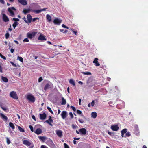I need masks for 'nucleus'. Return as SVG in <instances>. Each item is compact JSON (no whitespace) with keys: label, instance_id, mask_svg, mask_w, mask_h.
Here are the masks:
<instances>
[{"label":"nucleus","instance_id":"nucleus-1","mask_svg":"<svg viewBox=\"0 0 148 148\" xmlns=\"http://www.w3.org/2000/svg\"><path fill=\"white\" fill-rule=\"evenodd\" d=\"M8 10L10 14V16H13L14 15V11L16 10V9L14 7H10L8 8Z\"/></svg>","mask_w":148,"mask_h":148},{"label":"nucleus","instance_id":"nucleus-2","mask_svg":"<svg viewBox=\"0 0 148 148\" xmlns=\"http://www.w3.org/2000/svg\"><path fill=\"white\" fill-rule=\"evenodd\" d=\"M27 99L29 101L34 102L35 101V98L31 94H28L27 96Z\"/></svg>","mask_w":148,"mask_h":148},{"label":"nucleus","instance_id":"nucleus-3","mask_svg":"<svg viewBox=\"0 0 148 148\" xmlns=\"http://www.w3.org/2000/svg\"><path fill=\"white\" fill-rule=\"evenodd\" d=\"M10 96L12 98L15 99H17L18 97L16 93L14 91H12L10 93Z\"/></svg>","mask_w":148,"mask_h":148},{"label":"nucleus","instance_id":"nucleus-4","mask_svg":"<svg viewBox=\"0 0 148 148\" xmlns=\"http://www.w3.org/2000/svg\"><path fill=\"white\" fill-rule=\"evenodd\" d=\"M52 86V84L51 82H49L44 87V90H46L51 88Z\"/></svg>","mask_w":148,"mask_h":148},{"label":"nucleus","instance_id":"nucleus-5","mask_svg":"<svg viewBox=\"0 0 148 148\" xmlns=\"http://www.w3.org/2000/svg\"><path fill=\"white\" fill-rule=\"evenodd\" d=\"M62 20L56 18L53 21V22L55 24L60 25V23L62 22Z\"/></svg>","mask_w":148,"mask_h":148},{"label":"nucleus","instance_id":"nucleus-6","mask_svg":"<svg viewBox=\"0 0 148 148\" xmlns=\"http://www.w3.org/2000/svg\"><path fill=\"white\" fill-rule=\"evenodd\" d=\"M57 135L60 137H61L62 136V131L60 130H58L56 131Z\"/></svg>","mask_w":148,"mask_h":148},{"label":"nucleus","instance_id":"nucleus-7","mask_svg":"<svg viewBox=\"0 0 148 148\" xmlns=\"http://www.w3.org/2000/svg\"><path fill=\"white\" fill-rule=\"evenodd\" d=\"M61 115L62 117V118L63 119H65L66 117L67 116V112L65 111H63L62 112Z\"/></svg>","mask_w":148,"mask_h":148},{"label":"nucleus","instance_id":"nucleus-8","mask_svg":"<svg viewBox=\"0 0 148 148\" xmlns=\"http://www.w3.org/2000/svg\"><path fill=\"white\" fill-rule=\"evenodd\" d=\"M3 21L5 22H7L9 21V19L7 16L4 14H3Z\"/></svg>","mask_w":148,"mask_h":148},{"label":"nucleus","instance_id":"nucleus-9","mask_svg":"<svg viewBox=\"0 0 148 148\" xmlns=\"http://www.w3.org/2000/svg\"><path fill=\"white\" fill-rule=\"evenodd\" d=\"M79 132L83 135H85L86 134V130L84 128H82L79 130Z\"/></svg>","mask_w":148,"mask_h":148},{"label":"nucleus","instance_id":"nucleus-10","mask_svg":"<svg viewBox=\"0 0 148 148\" xmlns=\"http://www.w3.org/2000/svg\"><path fill=\"white\" fill-rule=\"evenodd\" d=\"M111 128L113 131H116L118 130L119 129V127L117 125H112L111 127Z\"/></svg>","mask_w":148,"mask_h":148},{"label":"nucleus","instance_id":"nucleus-11","mask_svg":"<svg viewBox=\"0 0 148 148\" xmlns=\"http://www.w3.org/2000/svg\"><path fill=\"white\" fill-rule=\"evenodd\" d=\"M46 117V115L44 113L42 114H40V119L41 120L45 119Z\"/></svg>","mask_w":148,"mask_h":148},{"label":"nucleus","instance_id":"nucleus-12","mask_svg":"<svg viewBox=\"0 0 148 148\" xmlns=\"http://www.w3.org/2000/svg\"><path fill=\"white\" fill-rule=\"evenodd\" d=\"M38 40H46L44 36L42 34H41L39 36L38 38Z\"/></svg>","mask_w":148,"mask_h":148},{"label":"nucleus","instance_id":"nucleus-13","mask_svg":"<svg viewBox=\"0 0 148 148\" xmlns=\"http://www.w3.org/2000/svg\"><path fill=\"white\" fill-rule=\"evenodd\" d=\"M18 2L23 5H27V3L26 0H18Z\"/></svg>","mask_w":148,"mask_h":148},{"label":"nucleus","instance_id":"nucleus-14","mask_svg":"<svg viewBox=\"0 0 148 148\" xmlns=\"http://www.w3.org/2000/svg\"><path fill=\"white\" fill-rule=\"evenodd\" d=\"M23 144L27 146H29L31 143L29 141L27 140H24L23 141Z\"/></svg>","mask_w":148,"mask_h":148},{"label":"nucleus","instance_id":"nucleus-15","mask_svg":"<svg viewBox=\"0 0 148 148\" xmlns=\"http://www.w3.org/2000/svg\"><path fill=\"white\" fill-rule=\"evenodd\" d=\"M98 60L97 58H95L93 61V63L95 64V65L96 66H99L100 65V64L98 62Z\"/></svg>","mask_w":148,"mask_h":148},{"label":"nucleus","instance_id":"nucleus-16","mask_svg":"<svg viewBox=\"0 0 148 148\" xmlns=\"http://www.w3.org/2000/svg\"><path fill=\"white\" fill-rule=\"evenodd\" d=\"M34 132L36 134L39 135L42 133V130L40 128H38Z\"/></svg>","mask_w":148,"mask_h":148},{"label":"nucleus","instance_id":"nucleus-17","mask_svg":"<svg viewBox=\"0 0 148 148\" xmlns=\"http://www.w3.org/2000/svg\"><path fill=\"white\" fill-rule=\"evenodd\" d=\"M28 23H30L32 20V17L30 14H28L27 16Z\"/></svg>","mask_w":148,"mask_h":148},{"label":"nucleus","instance_id":"nucleus-18","mask_svg":"<svg viewBox=\"0 0 148 148\" xmlns=\"http://www.w3.org/2000/svg\"><path fill=\"white\" fill-rule=\"evenodd\" d=\"M31 11V10L29 9H24L23 11V12L25 14H26L27 13H29Z\"/></svg>","mask_w":148,"mask_h":148},{"label":"nucleus","instance_id":"nucleus-19","mask_svg":"<svg viewBox=\"0 0 148 148\" xmlns=\"http://www.w3.org/2000/svg\"><path fill=\"white\" fill-rule=\"evenodd\" d=\"M1 116L2 117L3 119H4L6 121H7L8 119L7 117L3 114H1Z\"/></svg>","mask_w":148,"mask_h":148},{"label":"nucleus","instance_id":"nucleus-20","mask_svg":"<svg viewBox=\"0 0 148 148\" xmlns=\"http://www.w3.org/2000/svg\"><path fill=\"white\" fill-rule=\"evenodd\" d=\"M91 116L94 118H95L96 117L97 114L96 112H93L91 113Z\"/></svg>","mask_w":148,"mask_h":148},{"label":"nucleus","instance_id":"nucleus-21","mask_svg":"<svg viewBox=\"0 0 148 148\" xmlns=\"http://www.w3.org/2000/svg\"><path fill=\"white\" fill-rule=\"evenodd\" d=\"M1 79L3 81L5 82H8V79L6 77H4L3 76H1Z\"/></svg>","mask_w":148,"mask_h":148},{"label":"nucleus","instance_id":"nucleus-22","mask_svg":"<svg viewBox=\"0 0 148 148\" xmlns=\"http://www.w3.org/2000/svg\"><path fill=\"white\" fill-rule=\"evenodd\" d=\"M66 103V100L63 98H62V103H61L62 105H64Z\"/></svg>","mask_w":148,"mask_h":148},{"label":"nucleus","instance_id":"nucleus-23","mask_svg":"<svg viewBox=\"0 0 148 148\" xmlns=\"http://www.w3.org/2000/svg\"><path fill=\"white\" fill-rule=\"evenodd\" d=\"M46 18L48 20L49 22H50L51 20V17L49 14H47L46 15Z\"/></svg>","mask_w":148,"mask_h":148},{"label":"nucleus","instance_id":"nucleus-24","mask_svg":"<svg viewBox=\"0 0 148 148\" xmlns=\"http://www.w3.org/2000/svg\"><path fill=\"white\" fill-rule=\"evenodd\" d=\"M81 73L82 74H83L84 75H91V73L88 72H81Z\"/></svg>","mask_w":148,"mask_h":148},{"label":"nucleus","instance_id":"nucleus-25","mask_svg":"<svg viewBox=\"0 0 148 148\" xmlns=\"http://www.w3.org/2000/svg\"><path fill=\"white\" fill-rule=\"evenodd\" d=\"M38 138L40 140L42 141L45 140L46 139V137L45 136H39L38 137Z\"/></svg>","mask_w":148,"mask_h":148},{"label":"nucleus","instance_id":"nucleus-26","mask_svg":"<svg viewBox=\"0 0 148 148\" xmlns=\"http://www.w3.org/2000/svg\"><path fill=\"white\" fill-rule=\"evenodd\" d=\"M9 125L11 127V128L13 129H14L15 128L14 126L12 123L10 122L9 123Z\"/></svg>","mask_w":148,"mask_h":148},{"label":"nucleus","instance_id":"nucleus-27","mask_svg":"<svg viewBox=\"0 0 148 148\" xmlns=\"http://www.w3.org/2000/svg\"><path fill=\"white\" fill-rule=\"evenodd\" d=\"M69 82V83L70 84L73 85V86H74L75 85V82H74V81H73V79H70Z\"/></svg>","mask_w":148,"mask_h":148},{"label":"nucleus","instance_id":"nucleus-28","mask_svg":"<svg viewBox=\"0 0 148 148\" xmlns=\"http://www.w3.org/2000/svg\"><path fill=\"white\" fill-rule=\"evenodd\" d=\"M27 36L28 38L30 39H32V34L29 33H27Z\"/></svg>","mask_w":148,"mask_h":148},{"label":"nucleus","instance_id":"nucleus-29","mask_svg":"<svg viewBox=\"0 0 148 148\" xmlns=\"http://www.w3.org/2000/svg\"><path fill=\"white\" fill-rule=\"evenodd\" d=\"M18 23L17 22H15L12 25V26L14 29H15L16 27L18 25Z\"/></svg>","mask_w":148,"mask_h":148},{"label":"nucleus","instance_id":"nucleus-30","mask_svg":"<svg viewBox=\"0 0 148 148\" xmlns=\"http://www.w3.org/2000/svg\"><path fill=\"white\" fill-rule=\"evenodd\" d=\"M18 128L19 130L21 132H24V130L20 126H18Z\"/></svg>","mask_w":148,"mask_h":148},{"label":"nucleus","instance_id":"nucleus-31","mask_svg":"<svg viewBox=\"0 0 148 148\" xmlns=\"http://www.w3.org/2000/svg\"><path fill=\"white\" fill-rule=\"evenodd\" d=\"M127 132V129H124L121 131V133L124 134L125 133L126 134Z\"/></svg>","mask_w":148,"mask_h":148},{"label":"nucleus","instance_id":"nucleus-32","mask_svg":"<svg viewBox=\"0 0 148 148\" xmlns=\"http://www.w3.org/2000/svg\"><path fill=\"white\" fill-rule=\"evenodd\" d=\"M18 59L19 60L21 61V62H23V58L21 57L18 56Z\"/></svg>","mask_w":148,"mask_h":148},{"label":"nucleus","instance_id":"nucleus-33","mask_svg":"<svg viewBox=\"0 0 148 148\" xmlns=\"http://www.w3.org/2000/svg\"><path fill=\"white\" fill-rule=\"evenodd\" d=\"M33 11L36 14H38L41 12L40 10H34Z\"/></svg>","mask_w":148,"mask_h":148},{"label":"nucleus","instance_id":"nucleus-34","mask_svg":"<svg viewBox=\"0 0 148 148\" xmlns=\"http://www.w3.org/2000/svg\"><path fill=\"white\" fill-rule=\"evenodd\" d=\"M47 109L49 110V111L52 114H53V112L51 110V108L47 106Z\"/></svg>","mask_w":148,"mask_h":148},{"label":"nucleus","instance_id":"nucleus-35","mask_svg":"<svg viewBox=\"0 0 148 148\" xmlns=\"http://www.w3.org/2000/svg\"><path fill=\"white\" fill-rule=\"evenodd\" d=\"M9 36V34L8 33H6L5 35V38L7 39Z\"/></svg>","mask_w":148,"mask_h":148},{"label":"nucleus","instance_id":"nucleus-36","mask_svg":"<svg viewBox=\"0 0 148 148\" xmlns=\"http://www.w3.org/2000/svg\"><path fill=\"white\" fill-rule=\"evenodd\" d=\"M6 141H7V144H10V140L8 137H6Z\"/></svg>","mask_w":148,"mask_h":148},{"label":"nucleus","instance_id":"nucleus-37","mask_svg":"<svg viewBox=\"0 0 148 148\" xmlns=\"http://www.w3.org/2000/svg\"><path fill=\"white\" fill-rule=\"evenodd\" d=\"M1 107L4 111H5L7 110L6 108L3 107L2 105H1Z\"/></svg>","mask_w":148,"mask_h":148},{"label":"nucleus","instance_id":"nucleus-38","mask_svg":"<svg viewBox=\"0 0 148 148\" xmlns=\"http://www.w3.org/2000/svg\"><path fill=\"white\" fill-rule=\"evenodd\" d=\"M130 136V132H128L126 133L125 136V137H126V136L129 137Z\"/></svg>","mask_w":148,"mask_h":148},{"label":"nucleus","instance_id":"nucleus-39","mask_svg":"<svg viewBox=\"0 0 148 148\" xmlns=\"http://www.w3.org/2000/svg\"><path fill=\"white\" fill-rule=\"evenodd\" d=\"M0 56L4 60L6 59V57L4 56H3L2 54H1V53H0Z\"/></svg>","mask_w":148,"mask_h":148},{"label":"nucleus","instance_id":"nucleus-40","mask_svg":"<svg viewBox=\"0 0 148 148\" xmlns=\"http://www.w3.org/2000/svg\"><path fill=\"white\" fill-rule=\"evenodd\" d=\"M10 63L12 64V65L14 67H16V65L15 64H14L13 62H12V61H10Z\"/></svg>","mask_w":148,"mask_h":148},{"label":"nucleus","instance_id":"nucleus-41","mask_svg":"<svg viewBox=\"0 0 148 148\" xmlns=\"http://www.w3.org/2000/svg\"><path fill=\"white\" fill-rule=\"evenodd\" d=\"M29 127L31 131L32 132H33L34 131V130L33 127L32 125H30L29 126Z\"/></svg>","mask_w":148,"mask_h":148},{"label":"nucleus","instance_id":"nucleus-42","mask_svg":"<svg viewBox=\"0 0 148 148\" xmlns=\"http://www.w3.org/2000/svg\"><path fill=\"white\" fill-rule=\"evenodd\" d=\"M49 120L50 123H51L53 122V120L51 119V116H49Z\"/></svg>","mask_w":148,"mask_h":148},{"label":"nucleus","instance_id":"nucleus-43","mask_svg":"<svg viewBox=\"0 0 148 148\" xmlns=\"http://www.w3.org/2000/svg\"><path fill=\"white\" fill-rule=\"evenodd\" d=\"M78 120L80 123H82L84 122V121L82 119H79Z\"/></svg>","mask_w":148,"mask_h":148},{"label":"nucleus","instance_id":"nucleus-44","mask_svg":"<svg viewBox=\"0 0 148 148\" xmlns=\"http://www.w3.org/2000/svg\"><path fill=\"white\" fill-rule=\"evenodd\" d=\"M45 122L47 123L48 124H49L51 126H52V125L50 123V122L49 121V120H47L45 121Z\"/></svg>","mask_w":148,"mask_h":148},{"label":"nucleus","instance_id":"nucleus-45","mask_svg":"<svg viewBox=\"0 0 148 148\" xmlns=\"http://www.w3.org/2000/svg\"><path fill=\"white\" fill-rule=\"evenodd\" d=\"M64 145L65 148H69V146L68 145L66 144V143H64Z\"/></svg>","mask_w":148,"mask_h":148},{"label":"nucleus","instance_id":"nucleus-46","mask_svg":"<svg viewBox=\"0 0 148 148\" xmlns=\"http://www.w3.org/2000/svg\"><path fill=\"white\" fill-rule=\"evenodd\" d=\"M77 113L79 114H81L82 113V112L80 110H77Z\"/></svg>","mask_w":148,"mask_h":148},{"label":"nucleus","instance_id":"nucleus-47","mask_svg":"<svg viewBox=\"0 0 148 148\" xmlns=\"http://www.w3.org/2000/svg\"><path fill=\"white\" fill-rule=\"evenodd\" d=\"M71 108L72 109L73 111H76V109L75 108L72 106H71Z\"/></svg>","mask_w":148,"mask_h":148},{"label":"nucleus","instance_id":"nucleus-48","mask_svg":"<svg viewBox=\"0 0 148 148\" xmlns=\"http://www.w3.org/2000/svg\"><path fill=\"white\" fill-rule=\"evenodd\" d=\"M12 20L15 21H19V19L18 18H13Z\"/></svg>","mask_w":148,"mask_h":148},{"label":"nucleus","instance_id":"nucleus-49","mask_svg":"<svg viewBox=\"0 0 148 148\" xmlns=\"http://www.w3.org/2000/svg\"><path fill=\"white\" fill-rule=\"evenodd\" d=\"M29 40L27 38L24 39L23 40V42H29Z\"/></svg>","mask_w":148,"mask_h":148},{"label":"nucleus","instance_id":"nucleus-50","mask_svg":"<svg viewBox=\"0 0 148 148\" xmlns=\"http://www.w3.org/2000/svg\"><path fill=\"white\" fill-rule=\"evenodd\" d=\"M69 115H70L71 117V118H73V114L71 112H70L69 113Z\"/></svg>","mask_w":148,"mask_h":148},{"label":"nucleus","instance_id":"nucleus-51","mask_svg":"<svg viewBox=\"0 0 148 148\" xmlns=\"http://www.w3.org/2000/svg\"><path fill=\"white\" fill-rule=\"evenodd\" d=\"M23 19L24 20L26 23H28L27 21L26 20V18L25 17H23Z\"/></svg>","mask_w":148,"mask_h":148},{"label":"nucleus","instance_id":"nucleus-52","mask_svg":"<svg viewBox=\"0 0 148 148\" xmlns=\"http://www.w3.org/2000/svg\"><path fill=\"white\" fill-rule=\"evenodd\" d=\"M91 105L92 106H93L95 104V101L94 100H93L92 102L91 103Z\"/></svg>","mask_w":148,"mask_h":148},{"label":"nucleus","instance_id":"nucleus-53","mask_svg":"<svg viewBox=\"0 0 148 148\" xmlns=\"http://www.w3.org/2000/svg\"><path fill=\"white\" fill-rule=\"evenodd\" d=\"M0 2L3 4H4L5 3L4 0H0Z\"/></svg>","mask_w":148,"mask_h":148},{"label":"nucleus","instance_id":"nucleus-54","mask_svg":"<svg viewBox=\"0 0 148 148\" xmlns=\"http://www.w3.org/2000/svg\"><path fill=\"white\" fill-rule=\"evenodd\" d=\"M42 80V79L41 77H40L38 79V82H40Z\"/></svg>","mask_w":148,"mask_h":148},{"label":"nucleus","instance_id":"nucleus-55","mask_svg":"<svg viewBox=\"0 0 148 148\" xmlns=\"http://www.w3.org/2000/svg\"><path fill=\"white\" fill-rule=\"evenodd\" d=\"M47 8H45L43 9H42L40 10L41 12L42 11H45L46 10V9Z\"/></svg>","mask_w":148,"mask_h":148},{"label":"nucleus","instance_id":"nucleus-56","mask_svg":"<svg viewBox=\"0 0 148 148\" xmlns=\"http://www.w3.org/2000/svg\"><path fill=\"white\" fill-rule=\"evenodd\" d=\"M38 19V18H34L32 20V21L34 22L36 21V20Z\"/></svg>","mask_w":148,"mask_h":148},{"label":"nucleus","instance_id":"nucleus-57","mask_svg":"<svg viewBox=\"0 0 148 148\" xmlns=\"http://www.w3.org/2000/svg\"><path fill=\"white\" fill-rule=\"evenodd\" d=\"M71 30L73 32L74 34H75V35H76L77 34V31H73V30L71 29Z\"/></svg>","mask_w":148,"mask_h":148},{"label":"nucleus","instance_id":"nucleus-58","mask_svg":"<svg viewBox=\"0 0 148 148\" xmlns=\"http://www.w3.org/2000/svg\"><path fill=\"white\" fill-rule=\"evenodd\" d=\"M14 49H13L12 48V49H11V50H10L11 52L12 53H13V52H14Z\"/></svg>","mask_w":148,"mask_h":148},{"label":"nucleus","instance_id":"nucleus-59","mask_svg":"<svg viewBox=\"0 0 148 148\" xmlns=\"http://www.w3.org/2000/svg\"><path fill=\"white\" fill-rule=\"evenodd\" d=\"M32 118L34 119V120L35 121H36V119H35V116L34 115H32Z\"/></svg>","mask_w":148,"mask_h":148},{"label":"nucleus","instance_id":"nucleus-60","mask_svg":"<svg viewBox=\"0 0 148 148\" xmlns=\"http://www.w3.org/2000/svg\"><path fill=\"white\" fill-rule=\"evenodd\" d=\"M74 139L75 140H79L80 139V138H77L76 137H74Z\"/></svg>","mask_w":148,"mask_h":148},{"label":"nucleus","instance_id":"nucleus-61","mask_svg":"<svg viewBox=\"0 0 148 148\" xmlns=\"http://www.w3.org/2000/svg\"><path fill=\"white\" fill-rule=\"evenodd\" d=\"M41 148H47L46 146L42 145L41 146Z\"/></svg>","mask_w":148,"mask_h":148},{"label":"nucleus","instance_id":"nucleus-62","mask_svg":"<svg viewBox=\"0 0 148 148\" xmlns=\"http://www.w3.org/2000/svg\"><path fill=\"white\" fill-rule=\"evenodd\" d=\"M62 27H63V28H65V27L66 26L64 24H62Z\"/></svg>","mask_w":148,"mask_h":148},{"label":"nucleus","instance_id":"nucleus-63","mask_svg":"<svg viewBox=\"0 0 148 148\" xmlns=\"http://www.w3.org/2000/svg\"><path fill=\"white\" fill-rule=\"evenodd\" d=\"M67 92H68V93H70V92H69V87H68L67 88Z\"/></svg>","mask_w":148,"mask_h":148},{"label":"nucleus","instance_id":"nucleus-64","mask_svg":"<svg viewBox=\"0 0 148 148\" xmlns=\"http://www.w3.org/2000/svg\"><path fill=\"white\" fill-rule=\"evenodd\" d=\"M73 143L74 144H76L77 143V141L75 140L73 141Z\"/></svg>","mask_w":148,"mask_h":148}]
</instances>
